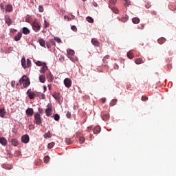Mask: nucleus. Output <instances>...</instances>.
Returning <instances> with one entry per match:
<instances>
[{"instance_id": "1", "label": "nucleus", "mask_w": 176, "mask_h": 176, "mask_svg": "<svg viewBox=\"0 0 176 176\" xmlns=\"http://www.w3.org/2000/svg\"><path fill=\"white\" fill-rule=\"evenodd\" d=\"M19 82L20 84H23V86L25 88H27V87L30 86V79L27 76H23V77H21Z\"/></svg>"}, {"instance_id": "2", "label": "nucleus", "mask_w": 176, "mask_h": 176, "mask_svg": "<svg viewBox=\"0 0 176 176\" xmlns=\"http://www.w3.org/2000/svg\"><path fill=\"white\" fill-rule=\"evenodd\" d=\"M34 122V124H36L38 126L42 124L43 118L40 116L39 113H35Z\"/></svg>"}, {"instance_id": "3", "label": "nucleus", "mask_w": 176, "mask_h": 176, "mask_svg": "<svg viewBox=\"0 0 176 176\" xmlns=\"http://www.w3.org/2000/svg\"><path fill=\"white\" fill-rule=\"evenodd\" d=\"M32 28L33 30L37 32L41 28V24L39 23L37 19H34L32 23Z\"/></svg>"}, {"instance_id": "4", "label": "nucleus", "mask_w": 176, "mask_h": 176, "mask_svg": "<svg viewBox=\"0 0 176 176\" xmlns=\"http://www.w3.org/2000/svg\"><path fill=\"white\" fill-rule=\"evenodd\" d=\"M76 138L78 139L80 144H84L85 142V139L82 133H77Z\"/></svg>"}, {"instance_id": "5", "label": "nucleus", "mask_w": 176, "mask_h": 176, "mask_svg": "<svg viewBox=\"0 0 176 176\" xmlns=\"http://www.w3.org/2000/svg\"><path fill=\"white\" fill-rule=\"evenodd\" d=\"M56 45V41L54 38H52L51 40H50V41H47L46 43V46L47 48L50 49L52 48V46H55Z\"/></svg>"}, {"instance_id": "6", "label": "nucleus", "mask_w": 176, "mask_h": 176, "mask_svg": "<svg viewBox=\"0 0 176 176\" xmlns=\"http://www.w3.org/2000/svg\"><path fill=\"white\" fill-rule=\"evenodd\" d=\"M4 19H5L6 23H7L8 27H10V25H11L12 23V20L11 19L10 16V15H5Z\"/></svg>"}, {"instance_id": "7", "label": "nucleus", "mask_w": 176, "mask_h": 176, "mask_svg": "<svg viewBox=\"0 0 176 176\" xmlns=\"http://www.w3.org/2000/svg\"><path fill=\"white\" fill-rule=\"evenodd\" d=\"M64 85L67 88H70L72 85V81L70 80V78H65L64 80Z\"/></svg>"}, {"instance_id": "8", "label": "nucleus", "mask_w": 176, "mask_h": 176, "mask_svg": "<svg viewBox=\"0 0 176 176\" xmlns=\"http://www.w3.org/2000/svg\"><path fill=\"white\" fill-rule=\"evenodd\" d=\"M21 141L23 143L27 144L30 142V137L28 135H23L21 137Z\"/></svg>"}, {"instance_id": "9", "label": "nucleus", "mask_w": 176, "mask_h": 176, "mask_svg": "<svg viewBox=\"0 0 176 176\" xmlns=\"http://www.w3.org/2000/svg\"><path fill=\"white\" fill-rule=\"evenodd\" d=\"M46 76L48 82H52L53 80H54V76H53V74H52V72H47Z\"/></svg>"}, {"instance_id": "10", "label": "nucleus", "mask_w": 176, "mask_h": 176, "mask_svg": "<svg viewBox=\"0 0 176 176\" xmlns=\"http://www.w3.org/2000/svg\"><path fill=\"white\" fill-rule=\"evenodd\" d=\"M101 116L103 120H109V114H108V113L102 112Z\"/></svg>"}, {"instance_id": "11", "label": "nucleus", "mask_w": 176, "mask_h": 176, "mask_svg": "<svg viewBox=\"0 0 176 176\" xmlns=\"http://www.w3.org/2000/svg\"><path fill=\"white\" fill-rule=\"evenodd\" d=\"M34 113V109L32 108H28L26 110V114L28 116H32Z\"/></svg>"}, {"instance_id": "12", "label": "nucleus", "mask_w": 176, "mask_h": 176, "mask_svg": "<svg viewBox=\"0 0 176 176\" xmlns=\"http://www.w3.org/2000/svg\"><path fill=\"white\" fill-rule=\"evenodd\" d=\"M0 144H1L3 146L8 145V140H6L4 137L0 138Z\"/></svg>"}, {"instance_id": "13", "label": "nucleus", "mask_w": 176, "mask_h": 176, "mask_svg": "<svg viewBox=\"0 0 176 176\" xmlns=\"http://www.w3.org/2000/svg\"><path fill=\"white\" fill-rule=\"evenodd\" d=\"M91 43H92V45H94V46H96V47H99L100 45V41H98L97 38H92Z\"/></svg>"}, {"instance_id": "14", "label": "nucleus", "mask_w": 176, "mask_h": 176, "mask_svg": "<svg viewBox=\"0 0 176 176\" xmlns=\"http://www.w3.org/2000/svg\"><path fill=\"white\" fill-rule=\"evenodd\" d=\"M93 131L94 134H99L101 131V127L99 126H96L94 127Z\"/></svg>"}, {"instance_id": "15", "label": "nucleus", "mask_w": 176, "mask_h": 176, "mask_svg": "<svg viewBox=\"0 0 176 176\" xmlns=\"http://www.w3.org/2000/svg\"><path fill=\"white\" fill-rule=\"evenodd\" d=\"M23 36L22 32H18L17 34L14 36V41L17 42L18 41L21 40V37Z\"/></svg>"}, {"instance_id": "16", "label": "nucleus", "mask_w": 176, "mask_h": 176, "mask_svg": "<svg viewBox=\"0 0 176 176\" xmlns=\"http://www.w3.org/2000/svg\"><path fill=\"white\" fill-rule=\"evenodd\" d=\"M67 53L68 55V57L74 56L75 54V51L74 50H67Z\"/></svg>"}, {"instance_id": "17", "label": "nucleus", "mask_w": 176, "mask_h": 176, "mask_svg": "<svg viewBox=\"0 0 176 176\" xmlns=\"http://www.w3.org/2000/svg\"><path fill=\"white\" fill-rule=\"evenodd\" d=\"M27 94L29 96L30 99H34L35 94L33 93L32 91H30V90H28L27 91Z\"/></svg>"}, {"instance_id": "18", "label": "nucleus", "mask_w": 176, "mask_h": 176, "mask_svg": "<svg viewBox=\"0 0 176 176\" xmlns=\"http://www.w3.org/2000/svg\"><path fill=\"white\" fill-rule=\"evenodd\" d=\"M52 109L51 107H48L47 108V109H45V113L47 116H52Z\"/></svg>"}, {"instance_id": "19", "label": "nucleus", "mask_w": 176, "mask_h": 176, "mask_svg": "<svg viewBox=\"0 0 176 176\" xmlns=\"http://www.w3.org/2000/svg\"><path fill=\"white\" fill-rule=\"evenodd\" d=\"M6 114V112L5 111V109L2 108L0 109V118H5V115Z\"/></svg>"}, {"instance_id": "20", "label": "nucleus", "mask_w": 176, "mask_h": 176, "mask_svg": "<svg viewBox=\"0 0 176 176\" xmlns=\"http://www.w3.org/2000/svg\"><path fill=\"white\" fill-rule=\"evenodd\" d=\"M13 10V6L10 4L7 5L6 11L7 12H11Z\"/></svg>"}, {"instance_id": "21", "label": "nucleus", "mask_w": 176, "mask_h": 176, "mask_svg": "<svg viewBox=\"0 0 176 176\" xmlns=\"http://www.w3.org/2000/svg\"><path fill=\"white\" fill-rule=\"evenodd\" d=\"M48 69V67L47 65H43L41 69L40 70V72L41 74H45V72Z\"/></svg>"}, {"instance_id": "22", "label": "nucleus", "mask_w": 176, "mask_h": 176, "mask_svg": "<svg viewBox=\"0 0 176 176\" xmlns=\"http://www.w3.org/2000/svg\"><path fill=\"white\" fill-rule=\"evenodd\" d=\"M132 22L135 24H138L140 22V19L138 17H134L132 19Z\"/></svg>"}, {"instance_id": "23", "label": "nucleus", "mask_w": 176, "mask_h": 176, "mask_svg": "<svg viewBox=\"0 0 176 176\" xmlns=\"http://www.w3.org/2000/svg\"><path fill=\"white\" fill-rule=\"evenodd\" d=\"M166 38H160L158 40H157V42L160 45H162L164 44L165 42H166Z\"/></svg>"}, {"instance_id": "24", "label": "nucleus", "mask_w": 176, "mask_h": 176, "mask_svg": "<svg viewBox=\"0 0 176 176\" xmlns=\"http://www.w3.org/2000/svg\"><path fill=\"white\" fill-rule=\"evenodd\" d=\"M21 65L23 66V68H27L25 58H22Z\"/></svg>"}, {"instance_id": "25", "label": "nucleus", "mask_w": 176, "mask_h": 176, "mask_svg": "<svg viewBox=\"0 0 176 176\" xmlns=\"http://www.w3.org/2000/svg\"><path fill=\"white\" fill-rule=\"evenodd\" d=\"M11 143H12V145H13V146L19 145V141H17L16 139H12Z\"/></svg>"}, {"instance_id": "26", "label": "nucleus", "mask_w": 176, "mask_h": 176, "mask_svg": "<svg viewBox=\"0 0 176 176\" xmlns=\"http://www.w3.org/2000/svg\"><path fill=\"white\" fill-rule=\"evenodd\" d=\"M39 80L41 82H43V83L45 82V80H46L45 76L41 74V76H39Z\"/></svg>"}, {"instance_id": "27", "label": "nucleus", "mask_w": 176, "mask_h": 176, "mask_svg": "<svg viewBox=\"0 0 176 176\" xmlns=\"http://www.w3.org/2000/svg\"><path fill=\"white\" fill-rule=\"evenodd\" d=\"M135 63L136 64H142V63H144V61H143V59H142V58H138L135 60Z\"/></svg>"}, {"instance_id": "28", "label": "nucleus", "mask_w": 176, "mask_h": 176, "mask_svg": "<svg viewBox=\"0 0 176 176\" xmlns=\"http://www.w3.org/2000/svg\"><path fill=\"white\" fill-rule=\"evenodd\" d=\"M3 168H5L6 170H12V165L3 164Z\"/></svg>"}, {"instance_id": "29", "label": "nucleus", "mask_w": 176, "mask_h": 176, "mask_svg": "<svg viewBox=\"0 0 176 176\" xmlns=\"http://www.w3.org/2000/svg\"><path fill=\"white\" fill-rule=\"evenodd\" d=\"M39 44L41 45V46L42 47H45V41L43 40V38H41L39 41Z\"/></svg>"}, {"instance_id": "30", "label": "nucleus", "mask_w": 176, "mask_h": 176, "mask_svg": "<svg viewBox=\"0 0 176 176\" xmlns=\"http://www.w3.org/2000/svg\"><path fill=\"white\" fill-rule=\"evenodd\" d=\"M23 34H30V30L28 28H23Z\"/></svg>"}, {"instance_id": "31", "label": "nucleus", "mask_w": 176, "mask_h": 176, "mask_svg": "<svg viewBox=\"0 0 176 176\" xmlns=\"http://www.w3.org/2000/svg\"><path fill=\"white\" fill-rule=\"evenodd\" d=\"M52 96L54 97V98H55V100L60 99V94L54 93V94H53Z\"/></svg>"}, {"instance_id": "32", "label": "nucleus", "mask_w": 176, "mask_h": 176, "mask_svg": "<svg viewBox=\"0 0 176 176\" xmlns=\"http://www.w3.org/2000/svg\"><path fill=\"white\" fill-rule=\"evenodd\" d=\"M43 137H44L45 138H52V133H51V132H50V131H48L47 133H45V134L43 135Z\"/></svg>"}, {"instance_id": "33", "label": "nucleus", "mask_w": 176, "mask_h": 176, "mask_svg": "<svg viewBox=\"0 0 176 176\" xmlns=\"http://www.w3.org/2000/svg\"><path fill=\"white\" fill-rule=\"evenodd\" d=\"M55 143L54 142H52L51 143H49L47 145V147L49 149H52V148L54 147Z\"/></svg>"}, {"instance_id": "34", "label": "nucleus", "mask_w": 176, "mask_h": 176, "mask_svg": "<svg viewBox=\"0 0 176 176\" xmlns=\"http://www.w3.org/2000/svg\"><path fill=\"white\" fill-rule=\"evenodd\" d=\"M110 58V56L109 55H107V56H104V57L103 58V63H107L108 61L107 60H109Z\"/></svg>"}, {"instance_id": "35", "label": "nucleus", "mask_w": 176, "mask_h": 176, "mask_svg": "<svg viewBox=\"0 0 176 176\" xmlns=\"http://www.w3.org/2000/svg\"><path fill=\"white\" fill-rule=\"evenodd\" d=\"M127 56H128V58H130V59H132L134 57V55L132 53V52H128Z\"/></svg>"}, {"instance_id": "36", "label": "nucleus", "mask_w": 176, "mask_h": 176, "mask_svg": "<svg viewBox=\"0 0 176 176\" xmlns=\"http://www.w3.org/2000/svg\"><path fill=\"white\" fill-rule=\"evenodd\" d=\"M117 102H118L117 99H113L112 101L110 103V106H115V105H116Z\"/></svg>"}, {"instance_id": "37", "label": "nucleus", "mask_w": 176, "mask_h": 176, "mask_svg": "<svg viewBox=\"0 0 176 176\" xmlns=\"http://www.w3.org/2000/svg\"><path fill=\"white\" fill-rule=\"evenodd\" d=\"M168 8L172 10V11H175L176 10V6L174 5H169L168 6Z\"/></svg>"}, {"instance_id": "38", "label": "nucleus", "mask_w": 176, "mask_h": 176, "mask_svg": "<svg viewBox=\"0 0 176 176\" xmlns=\"http://www.w3.org/2000/svg\"><path fill=\"white\" fill-rule=\"evenodd\" d=\"M87 21H88V23H94V18L90 17V16H88L87 17Z\"/></svg>"}, {"instance_id": "39", "label": "nucleus", "mask_w": 176, "mask_h": 176, "mask_svg": "<svg viewBox=\"0 0 176 176\" xmlns=\"http://www.w3.org/2000/svg\"><path fill=\"white\" fill-rule=\"evenodd\" d=\"M38 11L39 12H44V7L42 5L38 6Z\"/></svg>"}, {"instance_id": "40", "label": "nucleus", "mask_w": 176, "mask_h": 176, "mask_svg": "<svg viewBox=\"0 0 176 176\" xmlns=\"http://www.w3.org/2000/svg\"><path fill=\"white\" fill-rule=\"evenodd\" d=\"M65 142H66L68 145H69L70 144L72 143V141L71 139H69V138H67L65 139Z\"/></svg>"}, {"instance_id": "41", "label": "nucleus", "mask_w": 176, "mask_h": 176, "mask_svg": "<svg viewBox=\"0 0 176 176\" xmlns=\"http://www.w3.org/2000/svg\"><path fill=\"white\" fill-rule=\"evenodd\" d=\"M49 162H50V157L49 156L44 157V162L45 164H48Z\"/></svg>"}, {"instance_id": "42", "label": "nucleus", "mask_w": 176, "mask_h": 176, "mask_svg": "<svg viewBox=\"0 0 176 176\" xmlns=\"http://www.w3.org/2000/svg\"><path fill=\"white\" fill-rule=\"evenodd\" d=\"M48 27H50L49 22H47V20H44V28H47Z\"/></svg>"}, {"instance_id": "43", "label": "nucleus", "mask_w": 176, "mask_h": 176, "mask_svg": "<svg viewBox=\"0 0 176 176\" xmlns=\"http://www.w3.org/2000/svg\"><path fill=\"white\" fill-rule=\"evenodd\" d=\"M112 11H113L114 13H116V14H117L118 13H119V10H118V8H116V7H113V8H112Z\"/></svg>"}, {"instance_id": "44", "label": "nucleus", "mask_w": 176, "mask_h": 176, "mask_svg": "<svg viewBox=\"0 0 176 176\" xmlns=\"http://www.w3.org/2000/svg\"><path fill=\"white\" fill-rule=\"evenodd\" d=\"M54 119L56 121H58L59 119H60V116H58V114H55V116H54Z\"/></svg>"}, {"instance_id": "45", "label": "nucleus", "mask_w": 176, "mask_h": 176, "mask_svg": "<svg viewBox=\"0 0 176 176\" xmlns=\"http://www.w3.org/2000/svg\"><path fill=\"white\" fill-rule=\"evenodd\" d=\"M71 30H72L74 32H77V30H78L76 26H75V25H72L71 27Z\"/></svg>"}, {"instance_id": "46", "label": "nucleus", "mask_w": 176, "mask_h": 176, "mask_svg": "<svg viewBox=\"0 0 176 176\" xmlns=\"http://www.w3.org/2000/svg\"><path fill=\"white\" fill-rule=\"evenodd\" d=\"M148 98L146 97V96H142V101H146V100H148Z\"/></svg>"}, {"instance_id": "47", "label": "nucleus", "mask_w": 176, "mask_h": 176, "mask_svg": "<svg viewBox=\"0 0 176 176\" xmlns=\"http://www.w3.org/2000/svg\"><path fill=\"white\" fill-rule=\"evenodd\" d=\"M66 116L67 118H72V114L69 111L67 112Z\"/></svg>"}, {"instance_id": "48", "label": "nucleus", "mask_w": 176, "mask_h": 176, "mask_svg": "<svg viewBox=\"0 0 176 176\" xmlns=\"http://www.w3.org/2000/svg\"><path fill=\"white\" fill-rule=\"evenodd\" d=\"M27 65H28V67H30V66H31V60L30 59L27 60Z\"/></svg>"}, {"instance_id": "49", "label": "nucleus", "mask_w": 176, "mask_h": 176, "mask_svg": "<svg viewBox=\"0 0 176 176\" xmlns=\"http://www.w3.org/2000/svg\"><path fill=\"white\" fill-rule=\"evenodd\" d=\"M54 41H56V42H57V43H61L60 38H58V37H55Z\"/></svg>"}, {"instance_id": "50", "label": "nucleus", "mask_w": 176, "mask_h": 176, "mask_svg": "<svg viewBox=\"0 0 176 176\" xmlns=\"http://www.w3.org/2000/svg\"><path fill=\"white\" fill-rule=\"evenodd\" d=\"M64 19L68 21H71V18H69V16H67V15L64 16Z\"/></svg>"}, {"instance_id": "51", "label": "nucleus", "mask_w": 176, "mask_h": 176, "mask_svg": "<svg viewBox=\"0 0 176 176\" xmlns=\"http://www.w3.org/2000/svg\"><path fill=\"white\" fill-rule=\"evenodd\" d=\"M15 85H16V81L12 80L11 82V86L12 87V88H14Z\"/></svg>"}, {"instance_id": "52", "label": "nucleus", "mask_w": 176, "mask_h": 176, "mask_svg": "<svg viewBox=\"0 0 176 176\" xmlns=\"http://www.w3.org/2000/svg\"><path fill=\"white\" fill-rule=\"evenodd\" d=\"M125 1V5H126V6H129L131 3L129 0H124Z\"/></svg>"}, {"instance_id": "53", "label": "nucleus", "mask_w": 176, "mask_h": 176, "mask_svg": "<svg viewBox=\"0 0 176 176\" xmlns=\"http://www.w3.org/2000/svg\"><path fill=\"white\" fill-rule=\"evenodd\" d=\"M36 65H38V66H41V65H42V62H41V61H37V62H36Z\"/></svg>"}, {"instance_id": "54", "label": "nucleus", "mask_w": 176, "mask_h": 176, "mask_svg": "<svg viewBox=\"0 0 176 176\" xmlns=\"http://www.w3.org/2000/svg\"><path fill=\"white\" fill-rule=\"evenodd\" d=\"M117 2V0H111V4H115Z\"/></svg>"}, {"instance_id": "55", "label": "nucleus", "mask_w": 176, "mask_h": 176, "mask_svg": "<svg viewBox=\"0 0 176 176\" xmlns=\"http://www.w3.org/2000/svg\"><path fill=\"white\" fill-rule=\"evenodd\" d=\"M101 101H102V103H105L107 100L105 99V98H103L102 99H101Z\"/></svg>"}, {"instance_id": "56", "label": "nucleus", "mask_w": 176, "mask_h": 176, "mask_svg": "<svg viewBox=\"0 0 176 176\" xmlns=\"http://www.w3.org/2000/svg\"><path fill=\"white\" fill-rule=\"evenodd\" d=\"M44 92L47 91V85H43Z\"/></svg>"}, {"instance_id": "57", "label": "nucleus", "mask_w": 176, "mask_h": 176, "mask_svg": "<svg viewBox=\"0 0 176 176\" xmlns=\"http://www.w3.org/2000/svg\"><path fill=\"white\" fill-rule=\"evenodd\" d=\"M47 87L49 90H52V85H48Z\"/></svg>"}, {"instance_id": "58", "label": "nucleus", "mask_w": 176, "mask_h": 176, "mask_svg": "<svg viewBox=\"0 0 176 176\" xmlns=\"http://www.w3.org/2000/svg\"><path fill=\"white\" fill-rule=\"evenodd\" d=\"M17 32L16 30H14V29L10 30V32Z\"/></svg>"}, {"instance_id": "59", "label": "nucleus", "mask_w": 176, "mask_h": 176, "mask_svg": "<svg viewBox=\"0 0 176 176\" xmlns=\"http://www.w3.org/2000/svg\"><path fill=\"white\" fill-rule=\"evenodd\" d=\"M91 127H90V126L87 127V131H91Z\"/></svg>"}, {"instance_id": "60", "label": "nucleus", "mask_w": 176, "mask_h": 176, "mask_svg": "<svg viewBox=\"0 0 176 176\" xmlns=\"http://www.w3.org/2000/svg\"><path fill=\"white\" fill-rule=\"evenodd\" d=\"M32 128H34V125H30V130H31V129H32Z\"/></svg>"}, {"instance_id": "61", "label": "nucleus", "mask_w": 176, "mask_h": 176, "mask_svg": "<svg viewBox=\"0 0 176 176\" xmlns=\"http://www.w3.org/2000/svg\"><path fill=\"white\" fill-rule=\"evenodd\" d=\"M1 8H3V5L1 4Z\"/></svg>"}, {"instance_id": "62", "label": "nucleus", "mask_w": 176, "mask_h": 176, "mask_svg": "<svg viewBox=\"0 0 176 176\" xmlns=\"http://www.w3.org/2000/svg\"><path fill=\"white\" fill-rule=\"evenodd\" d=\"M153 14H154V15H157L156 12H154Z\"/></svg>"}, {"instance_id": "63", "label": "nucleus", "mask_w": 176, "mask_h": 176, "mask_svg": "<svg viewBox=\"0 0 176 176\" xmlns=\"http://www.w3.org/2000/svg\"><path fill=\"white\" fill-rule=\"evenodd\" d=\"M144 28V25H142V28Z\"/></svg>"}, {"instance_id": "64", "label": "nucleus", "mask_w": 176, "mask_h": 176, "mask_svg": "<svg viewBox=\"0 0 176 176\" xmlns=\"http://www.w3.org/2000/svg\"><path fill=\"white\" fill-rule=\"evenodd\" d=\"M124 19H124V18H122V21H123Z\"/></svg>"}]
</instances>
